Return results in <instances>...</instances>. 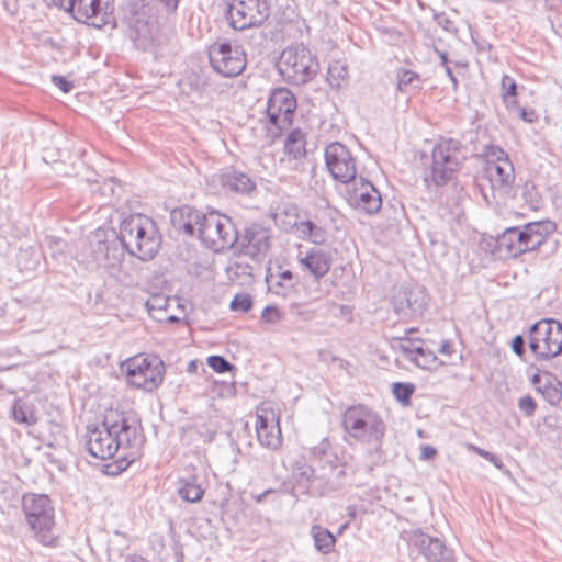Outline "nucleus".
Segmentation results:
<instances>
[{
  "label": "nucleus",
  "instance_id": "obj_1",
  "mask_svg": "<svg viewBox=\"0 0 562 562\" xmlns=\"http://www.w3.org/2000/svg\"><path fill=\"white\" fill-rule=\"evenodd\" d=\"M144 440L139 420L132 415L115 412L105 415L101 424L88 427L86 448L93 458L101 460L113 458L122 450L115 463L108 464V472L114 475L136 460Z\"/></svg>",
  "mask_w": 562,
  "mask_h": 562
},
{
  "label": "nucleus",
  "instance_id": "obj_2",
  "mask_svg": "<svg viewBox=\"0 0 562 562\" xmlns=\"http://www.w3.org/2000/svg\"><path fill=\"white\" fill-rule=\"evenodd\" d=\"M263 106V116L250 126L252 137L260 146L271 145L291 125L296 99L289 89L278 88L270 92Z\"/></svg>",
  "mask_w": 562,
  "mask_h": 562
},
{
  "label": "nucleus",
  "instance_id": "obj_3",
  "mask_svg": "<svg viewBox=\"0 0 562 562\" xmlns=\"http://www.w3.org/2000/svg\"><path fill=\"white\" fill-rule=\"evenodd\" d=\"M467 159V149L460 140L440 138L432 147L430 159L424 162L423 180L427 188L443 187L457 178Z\"/></svg>",
  "mask_w": 562,
  "mask_h": 562
},
{
  "label": "nucleus",
  "instance_id": "obj_4",
  "mask_svg": "<svg viewBox=\"0 0 562 562\" xmlns=\"http://www.w3.org/2000/svg\"><path fill=\"white\" fill-rule=\"evenodd\" d=\"M119 235L126 252L140 261L154 259L161 247L162 238L156 222L140 213L125 217Z\"/></svg>",
  "mask_w": 562,
  "mask_h": 562
},
{
  "label": "nucleus",
  "instance_id": "obj_5",
  "mask_svg": "<svg viewBox=\"0 0 562 562\" xmlns=\"http://www.w3.org/2000/svg\"><path fill=\"white\" fill-rule=\"evenodd\" d=\"M555 231L552 221L531 222L506 228L496 238V250L506 258H516L538 249Z\"/></svg>",
  "mask_w": 562,
  "mask_h": 562
},
{
  "label": "nucleus",
  "instance_id": "obj_6",
  "mask_svg": "<svg viewBox=\"0 0 562 562\" xmlns=\"http://www.w3.org/2000/svg\"><path fill=\"white\" fill-rule=\"evenodd\" d=\"M341 425L357 442L376 448L381 447L387 428L382 416L364 404L349 406L342 414Z\"/></svg>",
  "mask_w": 562,
  "mask_h": 562
},
{
  "label": "nucleus",
  "instance_id": "obj_7",
  "mask_svg": "<svg viewBox=\"0 0 562 562\" xmlns=\"http://www.w3.org/2000/svg\"><path fill=\"white\" fill-rule=\"evenodd\" d=\"M91 257L104 272L116 281H123V261L126 249L114 231L98 228L89 238Z\"/></svg>",
  "mask_w": 562,
  "mask_h": 562
},
{
  "label": "nucleus",
  "instance_id": "obj_8",
  "mask_svg": "<svg viewBox=\"0 0 562 562\" xmlns=\"http://www.w3.org/2000/svg\"><path fill=\"white\" fill-rule=\"evenodd\" d=\"M22 508L26 524L34 537L44 546L55 547L57 537L54 533V508L47 495L27 494L23 496Z\"/></svg>",
  "mask_w": 562,
  "mask_h": 562
},
{
  "label": "nucleus",
  "instance_id": "obj_9",
  "mask_svg": "<svg viewBox=\"0 0 562 562\" xmlns=\"http://www.w3.org/2000/svg\"><path fill=\"white\" fill-rule=\"evenodd\" d=\"M277 68L284 80L292 85L311 81L318 71V61L312 52L303 45L285 48L279 58Z\"/></svg>",
  "mask_w": 562,
  "mask_h": 562
},
{
  "label": "nucleus",
  "instance_id": "obj_10",
  "mask_svg": "<svg viewBox=\"0 0 562 562\" xmlns=\"http://www.w3.org/2000/svg\"><path fill=\"white\" fill-rule=\"evenodd\" d=\"M196 234L200 240L215 252L233 247L238 239L229 217L222 216L215 211L202 213Z\"/></svg>",
  "mask_w": 562,
  "mask_h": 562
},
{
  "label": "nucleus",
  "instance_id": "obj_11",
  "mask_svg": "<svg viewBox=\"0 0 562 562\" xmlns=\"http://www.w3.org/2000/svg\"><path fill=\"white\" fill-rule=\"evenodd\" d=\"M528 345L539 361L558 357L562 352V324L552 318L535 323L529 329Z\"/></svg>",
  "mask_w": 562,
  "mask_h": 562
},
{
  "label": "nucleus",
  "instance_id": "obj_12",
  "mask_svg": "<svg viewBox=\"0 0 562 562\" xmlns=\"http://www.w3.org/2000/svg\"><path fill=\"white\" fill-rule=\"evenodd\" d=\"M122 369L131 385L149 392L161 384L165 375V364L156 356H135L123 362Z\"/></svg>",
  "mask_w": 562,
  "mask_h": 562
},
{
  "label": "nucleus",
  "instance_id": "obj_13",
  "mask_svg": "<svg viewBox=\"0 0 562 562\" xmlns=\"http://www.w3.org/2000/svg\"><path fill=\"white\" fill-rule=\"evenodd\" d=\"M80 23L101 29L111 23L112 8L103 0H52Z\"/></svg>",
  "mask_w": 562,
  "mask_h": 562
},
{
  "label": "nucleus",
  "instance_id": "obj_14",
  "mask_svg": "<svg viewBox=\"0 0 562 562\" xmlns=\"http://www.w3.org/2000/svg\"><path fill=\"white\" fill-rule=\"evenodd\" d=\"M325 164L333 178L342 183L357 179V164L351 151L341 143L334 142L326 146Z\"/></svg>",
  "mask_w": 562,
  "mask_h": 562
},
{
  "label": "nucleus",
  "instance_id": "obj_15",
  "mask_svg": "<svg viewBox=\"0 0 562 562\" xmlns=\"http://www.w3.org/2000/svg\"><path fill=\"white\" fill-rule=\"evenodd\" d=\"M212 68L224 77H235L246 68V53L239 47L233 48L229 43L213 44L209 48Z\"/></svg>",
  "mask_w": 562,
  "mask_h": 562
},
{
  "label": "nucleus",
  "instance_id": "obj_16",
  "mask_svg": "<svg viewBox=\"0 0 562 562\" xmlns=\"http://www.w3.org/2000/svg\"><path fill=\"white\" fill-rule=\"evenodd\" d=\"M486 173L494 189L507 192L514 181V166L504 149L491 146L486 149Z\"/></svg>",
  "mask_w": 562,
  "mask_h": 562
},
{
  "label": "nucleus",
  "instance_id": "obj_17",
  "mask_svg": "<svg viewBox=\"0 0 562 562\" xmlns=\"http://www.w3.org/2000/svg\"><path fill=\"white\" fill-rule=\"evenodd\" d=\"M256 432L261 446L278 449L282 443L279 415L271 403H262L256 412Z\"/></svg>",
  "mask_w": 562,
  "mask_h": 562
},
{
  "label": "nucleus",
  "instance_id": "obj_18",
  "mask_svg": "<svg viewBox=\"0 0 562 562\" xmlns=\"http://www.w3.org/2000/svg\"><path fill=\"white\" fill-rule=\"evenodd\" d=\"M351 187L347 189L348 203L355 209L372 215L380 211L382 198L379 190L368 180L360 177L351 181Z\"/></svg>",
  "mask_w": 562,
  "mask_h": 562
},
{
  "label": "nucleus",
  "instance_id": "obj_19",
  "mask_svg": "<svg viewBox=\"0 0 562 562\" xmlns=\"http://www.w3.org/2000/svg\"><path fill=\"white\" fill-rule=\"evenodd\" d=\"M297 262L303 272L308 273L314 280L318 281L330 270L333 257L328 250L312 247L305 252H299Z\"/></svg>",
  "mask_w": 562,
  "mask_h": 562
},
{
  "label": "nucleus",
  "instance_id": "obj_20",
  "mask_svg": "<svg viewBox=\"0 0 562 562\" xmlns=\"http://www.w3.org/2000/svg\"><path fill=\"white\" fill-rule=\"evenodd\" d=\"M411 542L419 549L429 562H456L452 551L438 538H432L417 530L413 532Z\"/></svg>",
  "mask_w": 562,
  "mask_h": 562
},
{
  "label": "nucleus",
  "instance_id": "obj_21",
  "mask_svg": "<svg viewBox=\"0 0 562 562\" xmlns=\"http://www.w3.org/2000/svg\"><path fill=\"white\" fill-rule=\"evenodd\" d=\"M393 306L401 317L422 315L426 307V300L419 289L401 286L393 296Z\"/></svg>",
  "mask_w": 562,
  "mask_h": 562
},
{
  "label": "nucleus",
  "instance_id": "obj_22",
  "mask_svg": "<svg viewBox=\"0 0 562 562\" xmlns=\"http://www.w3.org/2000/svg\"><path fill=\"white\" fill-rule=\"evenodd\" d=\"M268 291L277 296L286 297L293 290L295 277L292 271L277 267L268 268L265 277Z\"/></svg>",
  "mask_w": 562,
  "mask_h": 562
},
{
  "label": "nucleus",
  "instance_id": "obj_23",
  "mask_svg": "<svg viewBox=\"0 0 562 562\" xmlns=\"http://www.w3.org/2000/svg\"><path fill=\"white\" fill-rule=\"evenodd\" d=\"M128 36L136 48L147 50L154 42V24L143 15H134L128 22Z\"/></svg>",
  "mask_w": 562,
  "mask_h": 562
},
{
  "label": "nucleus",
  "instance_id": "obj_24",
  "mask_svg": "<svg viewBox=\"0 0 562 562\" xmlns=\"http://www.w3.org/2000/svg\"><path fill=\"white\" fill-rule=\"evenodd\" d=\"M201 215L202 212L196 209L183 205L171 211L170 220L176 231L193 236L196 233Z\"/></svg>",
  "mask_w": 562,
  "mask_h": 562
},
{
  "label": "nucleus",
  "instance_id": "obj_25",
  "mask_svg": "<svg viewBox=\"0 0 562 562\" xmlns=\"http://www.w3.org/2000/svg\"><path fill=\"white\" fill-rule=\"evenodd\" d=\"M532 384L551 405H558L562 400V383L553 374L547 373L543 378L535 374Z\"/></svg>",
  "mask_w": 562,
  "mask_h": 562
},
{
  "label": "nucleus",
  "instance_id": "obj_26",
  "mask_svg": "<svg viewBox=\"0 0 562 562\" xmlns=\"http://www.w3.org/2000/svg\"><path fill=\"white\" fill-rule=\"evenodd\" d=\"M270 247L269 231L252 226L248 228V256L252 259L260 260Z\"/></svg>",
  "mask_w": 562,
  "mask_h": 562
},
{
  "label": "nucleus",
  "instance_id": "obj_27",
  "mask_svg": "<svg viewBox=\"0 0 562 562\" xmlns=\"http://www.w3.org/2000/svg\"><path fill=\"white\" fill-rule=\"evenodd\" d=\"M246 176L235 170L214 175L212 181L220 184L226 192L243 193L246 191Z\"/></svg>",
  "mask_w": 562,
  "mask_h": 562
},
{
  "label": "nucleus",
  "instance_id": "obj_28",
  "mask_svg": "<svg viewBox=\"0 0 562 562\" xmlns=\"http://www.w3.org/2000/svg\"><path fill=\"white\" fill-rule=\"evenodd\" d=\"M305 145V134L300 128H293L284 139L283 150L289 157L300 159L306 154Z\"/></svg>",
  "mask_w": 562,
  "mask_h": 562
},
{
  "label": "nucleus",
  "instance_id": "obj_29",
  "mask_svg": "<svg viewBox=\"0 0 562 562\" xmlns=\"http://www.w3.org/2000/svg\"><path fill=\"white\" fill-rule=\"evenodd\" d=\"M225 18L228 25L236 31L246 30V4L243 0H234L227 4Z\"/></svg>",
  "mask_w": 562,
  "mask_h": 562
},
{
  "label": "nucleus",
  "instance_id": "obj_30",
  "mask_svg": "<svg viewBox=\"0 0 562 562\" xmlns=\"http://www.w3.org/2000/svg\"><path fill=\"white\" fill-rule=\"evenodd\" d=\"M270 15L267 0H248V29L262 25Z\"/></svg>",
  "mask_w": 562,
  "mask_h": 562
},
{
  "label": "nucleus",
  "instance_id": "obj_31",
  "mask_svg": "<svg viewBox=\"0 0 562 562\" xmlns=\"http://www.w3.org/2000/svg\"><path fill=\"white\" fill-rule=\"evenodd\" d=\"M178 493L186 502L195 503L202 499L204 490L195 476H189L179 480Z\"/></svg>",
  "mask_w": 562,
  "mask_h": 562
},
{
  "label": "nucleus",
  "instance_id": "obj_32",
  "mask_svg": "<svg viewBox=\"0 0 562 562\" xmlns=\"http://www.w3.org/2000/svg\"><path fill=\"white\" fill-rule=\"evenodd\" d=\"M12 417L18 424L33 426L38 418L33 404L16 400L12 406Z\"/></svg>",
  "mask_w": 562,
  "mask_h": 562
},
{
  "label": "nucleus",
  "instance_id": "obj_33",
  "mask_svg": "<svg viewBox=\"0 0 562 562\" xmlns=\"http://www.w3.org/2000/svg\"><path fill=\"white\" fill-rule=\"evenodd\" d=\"M295 227L299 237L302 239H308L316 245H322L326 240L325 229L312 221H302L296 223Z\"/></svg>",
  "mask_w": 562,
  "mask_h": 562
},
{
  "label": "nucleus",
  "instance_id": "obj_34",
  "mask_svg": "<svg viewBox=\"0 0 562 562\" xmlns=\"http://www.w3.org/2000/svg\"><path fill=\"white\" fill-rule=\"evenodd\" d=\"M311 535L314 540V546L318 552L322 554H328L333 550L336 543V538L327 528L315 525L311 529Z\"/></svg>",
  "mask_w": 562,
  "mask_h": 562
},
{
  "label": "nucleus",
  "instance_id": "obj_35",
  "mask_svg": "<svg viewBox=\"0 0 562 562\" xmlns=\"http://www.w3.org/2000/svg\"><path fill=\"white\" fill-rule=\"evenodd\" d=\"M422 79L417 72L405 68L396 70V86L397 90L403 93H409L420 89Z\"/></svg>",
  "mask_w": 562,
  "mask_h": 562
},
{
  "label": "nucleus",
  "instance_id": "obj_36",
  "mask_svg": "<svg viewBox=\"0 0 562 562\" xmlns=\"http://www.w3.org/2000/svg\"><path fill=\"white\" fill-rule=\"evenodd\" d=\"M292 473L296 483L307 490L314 477L315 471L310 464H307L305 459L300 458L293 462Z\"/></svg>",
  "mask_w": 562,
  "mask_h": 562
},
{
  "label": "nucleus",
  "instance_id": "obj_37",
  "mask_svg": "<svg viewBox=\"0 0 562 562\" xmlns=\"http://www.w3.org/2000/svg\"><path fill=\"white\" fill-rule=\"evenodd\" d=\"M331 445L327 438H324L317 446L311 449V454L319 462L327 463L330 469H335L337 461L336 456L330 453Z\"/></svg>",
  "mask_w": 562,
  "mask_h": 562
},
{
  "label": "nucleus",
  "instance_id": "obj_38",
  "mask_svg": "<svg viewBox=\"0 0 562 562\" xmlns=\"http://www.w3.org/2000/svg\"><path fill=\"white\" fill-rule=\"evenodd\" d=\"M411 362L422 369L431 370L432 368H436L438 358L431 350L422 346L418 348V351L415 353Z\"/></svg>",
  "mask_w": 562,
  "mask_h": 562
},
{
  "label": "nucleus",
  "instance_id": "obj_39",
  "mask_svg": "<svg viewBox=\"0 0 562 562\" xmlns=\"http://www.w3.org/2000/svg\"><path fill=\"white\" fill-rule=\"evenodd\" d=\"M347 67L339 61H335L328 67L327 81L333 88H340L344 80L347 78Z\"/></svg>",
  "mask_w": 562,
  "mask_h": 562
},
{
  "label": "nucleus",
  "instance_id": "obj_40",
  "mask_svg": "<svg viewBox=\"0 0 562 562\" xmlns=\"http://www.w3.org/2000/svg\"><path fill=\"white\" fill-rule=\"evenodd\" d=\"M415 391V386L412 383L395 382L393 384L394 397L403 405L411 403V397Z\"/></svg>",
  "mask_w": 562,
  "mask_h": 562
},
{
  "label": "nucleus",
  "instance_id": "obj_41",
  "mask_svg": "<svg viewBox=\"0 0 562 562\" xmlns=\"http://www.w3.org/2000/svg\"><path fill=\"white\" fill-rule=\"evenodd\" d=\"M422 347L420 340H413L409 338H400L396 349L400 350L406 360L411 361L418 348Z\"/></svg>",
  "mask_w": 562,
  "mask_h": 562
},
{
  "label": "nucleus",
  "instance_id": "obj_42",
  "mask_svg": "<svg viewBox=\"0 0 562 562\" xmlns=\"http://www.w3.org/2000/svg\"><path fill=\"white\" fill-rule=\"evenodd\" d=\"M501 90L504 102L509 104V99L517 95V85L515 80L508 76L504 75L501 81Z\"/></svg>",
  "mask_w": 562,
  "mask_h": 562
},
{
  "label": "nucleus",
  "instance_id": "obj_43",
  "mask_svg": "<svg viewBox=\"0 0 562 562\" xmlns=\"http://www.w3.org/2000/svg\"><path fill=\"white\" fill-rule=\"evenodd\" d=\"M207 364L216 373H224L231 371L234 366L229 363L224 357L213 355L207 358Z\"/></svg>",
  "mask_w": 562,
  "mask_h": 562
},
{
  "label": "nucleus",
  "instance_id": "obj_44",
  "mask_svg": "<svg viewBox=\"0 0 562 562\" xmlns=\"http://www.w3.org/2000/svg\"><path fill=\"white\" fill-rule=\"evenodd\" d=\"M282 318L281 312L274 305H268L261 313V319L267 324H277Z\"/></svg>",
  "mask_w": 562,
  "mask_h": 562
},
{
  "label": "nucleus",
  "instance_id": "obj_45",
  "mask_svg": "<svg viewBox=\"0 0 562 562\" xmlns=\"http://www.w3.org/2000/svg\"><path fill=\"white\" fill-rule=\"evenodd\" d=\"M167 305V297L161 294L153 295L146 301V307L149 312L166 310Z\"/></svg>",
  "mask_w": 562,
  "mask_h": 562
},
{
  "label": "nucleus",
  "instance_id": "obj_46",
  "mask_svg": "<svg viewBox=\"0 0 562 562\" xmlns=\"http://www.w3.org/2000/svg\"><path fill=\"white\" fill-rule=\"evenodd\" d=\"M519 409L528 417L532 416L536 411V402L531 396H524L518 402Z\"/></svg>",
  "mask_w": 562,
  "mask_h": 562
},
{
  "label": "nucleus",
  "instance_id": "obj_47",
  "mask_svg": "<svg viewBox=\"0 0 562 562\" xmlns=\"http://www.w3.org/2000/svg\"><path fill=\"white\" fill-rule=\"evenodd\" d=\"M53 83L58 87L63 92L68 93L72 90L74 85L64 76L54 75L52 76Z\"/></svg>",
  "mask_w": 562,
  "mask_h": 562
},
{
  "label": "nucleus",
  "instance_id": "obj_48",
  "mask_svg": "<svg viewBox=\"0 0 562 562\" xmlns=\"http://www.w3.org/2000/svg\"><path fill=\"white\" fill-rule=\"evenodd\" d=\"M525 345V338L521 335H516L512 340L513 352L521 357L526 352Z\"/></svg>",
  "mask_w": 562,
  "mask_h": 562
},
{
  "label": "nucleus",
  "instance_id": "obj_49",
  "mask_svg": "<svg viewBox=\"0 0 562 562\" xmlns=\"http://www.w3.org/2000/svg\"><path fill=\"white\" fill-rule=\"evenodd\" d=\"M233 311L246 312V293H237L229 304Z\"/></svg>",
  "mask_w": 562,
  "mask_h": 562
},
{
  "label": "nucleus",
  "instance_id": "obj_50",
  "mask_svg": "<svg viewBox=\"0 0 562 562\" xmlns=\"http://www.w3.org/2000/svg\"><path fill=\"white\" fill-rule=\"evenodd\" d=\"M437 454V450L432 447V446H429V445H424L422 446V451H420V460H431L436 457Z\"/></svg>",
  "mask_w": 562,
  "mask_h": 562
},
{
  "label": "nucleus",
  "instance_id": "obj_51",
  "mask_svg": "<svg viewBox=\"0 0 562 562\" xmlns=\"http://www.w3.org/2000/svg\"><path fill=\"white\" fill-rule=\"evenodd\" d=\"M438 23L441 25L446 31H451L453 27L452 21H450L446 16H438Z\"/></svg>",
  "mask_w": 562,
  "mask_h": 562
},
{
  "label": "nucleus",
  "instance_id": "obj_52",
  "mask_svg": "<svg viewBox=\"0 0 562 562\" xmlns=\"http://www.w3.org/2000/svg\"><path fill=\"white\" fill-rule=\"evenodd\" d=\"M486 460L490 461L492 464H494L497 469L504 468V463L501 460V458H498L496 454H494L492 452L490 453V456L487 457Z\"/></svg>",
  "mask_w": 562,
  "mask_h": 562
},
{
  "label": "nucleus",
  "instance_id": "obj_53",
  "mask_svg": "<svg viewBox=\"0 0 562 562\" xmlns=\"http://www.w3.org/2000/svg\"><path fill=\"white\" fill-rule=\"evenodd\" d=\"M439 352L442 353V355H451L452 352V345L445 340L442 341L440 348H439Z\"/></svg>",
  "mask_w": 562,
  "mask_h": 562
},
{
  "label": "nucleus",
  "instance_id": "obj_54",
  "mask_svg": "<svg viewBox=\"0 0 562 562\" xmlns=\"http://www.w3.org/2000/svg\"><path fill=\"white\" fill-rule=\"evenodd\" d=\"M445 71H446L447 76L449 77V79H450V81L452 83L453 89L456 90L457 87H458V79L453 75L452 69L449 66H446Z\"/></svg>",
  "mask_w": 562,
  "mask_h": 562
},
{
  "label": "nucleus",
  "instance_id": "obj_55",
  "mask_svg": "<svg viewBox=\"0 0 562 562\" xmlns=\"http://www.w3.org/2000/svg\"><path fill=\"white\" fill-rule=\"evenodd\" d=\"M125 562H149L145 558L138 554H130L126 557Z\"/></svg>",
  "mask_w": 562,
  "mask_h": 562
},
{
  "label": "nucleus",
  "instance_id": "obj_56",
  "mask_svg": "<svg viewBox=\"0 0 562 562\" xmlns=\"http://www.w3.org/2000/svg\"><path fill=\"white\" fill-rule=\"evenodd\" d=\"M273 493H274V490L268 488V490H266V491H265L263 493H261V494H257V495H255V494H254V495H252V497H254L258 503H260V502H262V501H263V498H266L268 495L273 494Z\"/></svg>",
  "mask_w": 562,
  "mask_h": 562
},
{
  "label": "nucleus",
  "instance_id": "obj_57",
  "mask_svg": "<svg viewBox=\"0 0 562 562\" xmlns=\"http://www.w3.org/2000/svg\"><path fill=\"white\" fill-rule=\"evenodd\" d=\"M519 114H520V117L526 121V122H532V115H533V112H530L528 113L526 109L524 108H520L519 109Z\"/></svg>",
  "mask_w": 562,
  "mask_h": 562
},
{
  "label": "nucleus",
  "instance_id": "obj_58",
  "mask_svg": "<svg viewBox=\"0 0 562 562\" xmlns=\"http://www.w3.org/2000/svg\"><path fill=\"white\" fill-rule=\"evenodd\" d=\"M471 448L473 449V451H475L480 457H482L484 459H487V457L491 453L490 451H486V450L475 447V446H471Z\"/></svg>",
  "mask_w": 562,
  "mask_h": 562
},
{
  "label": "nucleus",
  "instance_id": "obj_59",
  "mask_svg": "<svg viewBox=\"0 0 562 562\" xmlns=\"http://www.w3.org/2000/svg\"><path fill=\"white\" fill-rule=\"evenodd\" d=\"M235 266H236V271H235V274H245V270H246V266H243L241 263L239 262H235Z\"/></svg>",
  "mask_w": 562,
  "mask_h": 562
},
{
  "label": "nucleus",
  "instance_id": "obj_60",
  "mask_svg": "<svg viewBox=\"0 0 562 562\" xmlns=\"http://www.w3.org/2000/svg\"><path fill=\"white\" fill-rule=\"evenodd\" d=\"M439 57L441 59V64L446 67L448 66V55L445 52L439 53Z\"/></svg>",
  "mask_w": 562,
  "mask_h": 562
},
{
  "label": "nucleus",
  "instance_id": "obj_61",
  "mask_svg": "<svg viewBox=\"0 0 562 562\" xmlns=\"http://www.w3.org/2000/svg\"><path fill=\"white\" fill-rule=\"evenodd\" d=\"M196 368L195 361H191L188 366V371L193 372Z\"/></svg>",
  "mask_w": 562,
  "mask_h": 562
},
{
  "label": "nucleus",
  "instance_id": "obj_62",
  "mask_svg": "<svg viewBox=\"0 0 562 562\" xmlns=\"http://www.w3.org/2000/svg\"><path fill=\"white\" fill-rule=\"evenodd\" d=\"M247 183H248V192H250L255 188V183L249 178L247 180Z\"/></svg>",
  "mask_w": 562,
  "mask_h": 562
},
{
  "label": "nucleus",
  "instance_id": "obj_63",
  "mask_svg": "<svg viewBox=\"0 0 562 562\" xmlns=\"http://www.w3.org/2000/svg\"><path fill=\"white\" fill-rule=\"evenodd\" d=\"M104 2H108L110 7L112 8V13L114 12V0H103Z\"/></svg>",
  "mask_w": 562,
  "mask_h": 562
},
{
  "label": "nucleus",
  "instance_id": "obj_64",
  "mask_svg": "<svg viewBox=\"0 0 562 562\" xmlns=\"http://www.w3.org/2000/svg\"><path fill=\"white\" fill-rule=\"evenodd\" d=\"M247 308H248V311L251 308V300H250V297H249V296H248V305H247Z\"/></svg>",
  "mask_w": 562,
  "mask_h": 562
}]
</instances>
